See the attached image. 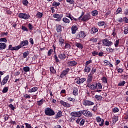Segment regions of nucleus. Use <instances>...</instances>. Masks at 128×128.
I'll use <instances>...</instances> for the list:
<instances>
[{"mask_svg": "<svg viewBox=\"0 0 128 128\" xmlns=\"http://www.w3.org/2000/svg\"><path fill=\"white\" fill-rule=\"evenodd\" d=\"M124 84H126V81L123 80L118 82V86H124Z\"/></svg>", "mask_w": 128, "mask_h": 128, "instance_id": "42", "label": "nucleus"}, {"mask_svg": "<svg viewBox=\"0 0 128 128\" xmlns=\"http://www.w3.org/2000/svg\"><path fill=\"white\" fill-rule=\"evenodd\" d=\"M102 88V84L100 83H97V87L96 90H100Z\"/></svg>", "mask_w": 128, "mask_h": 128, "instance_id": "52", "label": "nucleus"}, {"mask_svg": "<svg viewBox=\"0 0 128 128\" xmlns=\"http://www.w3.org/2000/svg\"><path fill=\"white\" fill-rule=\"evenodd\" d=\"M0 42H8V40L6 38H0Z\"/></svg>", "mask_w": 128, "mask_h": 128, "instance_id": "55", "label": "nucleus"}, {"mask_svg": "<svg viewBox=\"0 0 128 128\" xmlns=\"http://www.w3.org/2000/svg\"><path fill=\"white\" fill-rule=\"evenodd\" d=\"M74 44L79 50H82L84 48V45L80 42H76Z\"/></svg>", "mask_w": 128, "mask_h": 128, "instance_id": "22", "label": "nucleus"}, {"mask_svg": "<svg viewBox=\"0 0 128 128\" xmlns=\"http://www.w3.org/2000/svg\"><path fill=\"white\" fill-rule=\"evenodd\" d=\"M78 30V27L76 25L74 24L72 26L71 28V30H72V34H74L76 33V31Z\"/></svg>", "mask_w": 128, "mask_h": 128, "instance_id": "16", "label": "nucleus"}, {"mask_svg": "<svg viewBox=\"0 0 128 128\" xmlns=\"http://www.w3.org/2000/svg\"><path fill=\"white\" fill-rule=\"evenodd\" d=\"M38 88L36 86H34L32 88H30L28 90V92L32 93V92H36L37 90H38Z\"/></svg>", "mask_w": 128, "mask_h": 128, "instance_id": "28", "label": "nucleus"}, {"mask_svg": "<svg viewBox=\"0 0 128 128\" xmlns=\"http://www.w3.org/2000/svg\"><path fill=\"white\" fill-rule=\"evenodd\" d=\"M70 44L68 43H66L64 46V48H70Z\"/></svg>", "mask_w": 128, "mask_h": 128, "instance_id": "61", "label": "nucleus"}, {"mask_svg": "<svg viewBox=\"0 0 128 128\" xmlns=\"http://www.w3.org/2000/svg\"><path fill=\"white\" fill-rule=\"evenodd\" d=\"M44 114L46 116H52L56 114L54 110L50 108H46L44 109Z\"/></svg>", "mask_w": 128, "mask_h": 128, "instance_id": "2", "label": "nucleus"}, {"mask_svg": "<svg viewBox=\"0 0 128 128\" xmlns=\"http://www.w3.org/2000/svg\"><path fill=\"white\" fill-rule=\"evenodd\" d=\"M102 42L105 46H112L114 44L112 41L108 40V39L105 38L102 40Z\"/></svg>", "mask_w": 128, "mask_h": 128, "instance_id": "5", "label": "nucleus"}, {"mask_svg": "<svg viewBox=\"0 0 128 128\" xmlns=\"http://www.w3.org/2000/svg\"><path fill=\"white\" fill-rule=\"evenodd\" d=\"M122 8H118L116 12V14H122Z\"/></svg>", "mask_w": 128, "mask_h": 128, "instance_id": "43", "label": "nucleus"}, {"mask_svg": "<svg viewBox=\"0 0 128 128\" xmlns=\"http://www.w3.org/2000/svg\"><path fill=\"white\" fill-rule=\"evenodd\" d=\"M28 28L30 30H32L34 28V26H32V25L30 23H29L28 24Z\"/></svg>", "mask_w": 128, "mask_h": 128, "instance_id": "60", "label": "nucleus"}, {"mask_svg": "<svg viewBox=\"0 0 128 128\" xmlns=\"http://www.w3.org/2000/svg\"><path fill=\"white\" fill-rule=\"evenodd\" d=\"M22 4H24V6H26L28 4V0H22Z\"/></svg>", "mask_w": 128, "mask_h": 128, "instance_id": "53", "label": "nucleus"}, {"mask_svg": "<svg viewBox=\"0 0 128 128\" xmlns=\"http://www.w3.org/2000/svg\"><path fill=\"white\" fill-rule=\"evenodd\" d=\"M91 14L92 16H96L98 14V12L96 10H94L91 12Z\"/></svg>", "mask_w": 128, "mask_h": 128, "instance_id": "36", "label": "nucleus"}, {"mask_svg": "<svg viewBox=\"0 0 128 128\" xmlns=\"http://www.w3.org/2000/svg\"><path fill=\"white\" fill-rule=\"evenodd\" d=\"M42 16H44V14L42 12H38L36 14V16L37 18H42Z\"/></svg>", "mask_w": 128, "mask_h": 128, "instance_id": "39", "label": "nucleus"}, {"mask_svg": "<svg viewBox=\"0 0 128 128\" xmlns=\"http://www.w3.org/2000/svg\"><path fill=\"white\" fill-rule=\"evenodd\" d=\"M118 120V116H114L112 120V124H116V122Z\"/></svg>", "mask_w": 128, "mask_h": 128, "instance_id": "27", "label": "nucleus"}, {"mask_svg": "<svg viewBox=\"0 0 128 128\" xmlns=\"http://www.w3.org/2000/svg\"><path fill=\"white\" fill-rule=\"evenodd\" d=\"M70 70V68H66L65 70H64L61 74H60V78H64L68 74V72Z\"/></svg>", "mask_w": 128, "mask_h": 128, "instance_id": "9", "label": "nucleus"}, {"mask_svg": "<svg viewBox=\"0 0 128 128\" xmlns=\"http://www.w3.org/2000/svg\"><path fill=\"white\" fill-rule=\"evenodd\" d=\"M82 110H80L79 112H72L70 113V116H74V120H76L74 118H80L82 116Z\"/></svg>", "mask_w": 128, "mask_h": 128, "instance_id": "3", "label": "nucleus"}, {"mask_svg": "<svg viewBox=\"0 0 128 128\" xmlns=\"http://www.w3.org/2000/svg\"><path fill=\"white\" fill-rule=\"evenodd\" d=\"M94 98H96V100H98V102H102V96H100V95H98L96 94L94 96Z\"/></svg>", "mask_w": 128, "mask_h": 128, "instance_id": "29", "label": "nucleus"}, {"mask_svg": "<svg viewBox=\"0 0 128 128\" xmlns=\"http://www.w3.org/2000/svg\"><path fill=\"white\" fill-rule=\"evenodd\" d=\"M56 30L58 32H62V25L56 24Z\"/></svg>", "mask_w": 128, "mask_h": 128, "instance_id": "30", "label": "nucleus"}, {"mask_svg": "<svg viewBox=\"0 0 128 128\" xmlns=\"http://www.w3.org/2000/svg\"><path fill=\"white\" fill-rule=\"evenodd\" d=\"M90 20V14L87 13L86 14L84 15L80 20L82 22H88Z\"/></svg>", "mask_w": 128, "mask_h": 128, "instance_id": "11", "label": "nucleus"}, {"mask_svg": "<svg viewBox=\"0 0 128 128\" xmlns=\"http://www.w3.org/2000/svg\"><path fill=\"white\" fill-rule=\"evenodd\" d=\"M53 52H54V50H52V48L50 49L48 52V56H52V54Z\"/></svg>", "mask_w": 128, "mask_h": 128, "instance_id": "48", "label": "nucleus"}, {"mask_svg": "<svg viewBox=\"0 0 128 128\" xmlns=\"http://www.w3.org/2000/svg\"><path fill=\"white\" fill-rule=\"evenodd\" d=\"M116 70L118 71V74H122V72H124V70L122 68H118V66L116 68Z\"/></svg>", "mask_w": 128, "mask_h": 128, "instance_id": "47", "label": "nucleus"}, {"mask_svg": "<svg viewBox=\"0 0 128 128\" xmlns=\"http://www.w3.org/2000/svg\"><path fill=\"white\" fill-rule=\"evenodd\" d=\"M96 72V69L94 68H92L91 70L90 74H94Z\"/></svg>", "mask_w": 128, "mask_h": 128, "instance_id": "63", "label": "nucleus"}, {"mask_svg": "<svg viewBox=\"0 0 128 128\" xmlns=\"http://www.w3.org/2000/svg\"><path fill=\"white\" fill-rule=\"evenodd\" d=\"M54 58L56 62L58 64V62H60V60H66V55L64 52H60V54H58V55H56V54H55L54 56Z\"/></svg>", "mask_w": 128, "mask_h": 128, "instance_id": "1", "label": "nucleus"}, {"mask_svg": "<svg viewBox=\"0 0 128 128\" xmlns=\"http://www.w3.org/2000/svg\"><path fill=\"white\" fill-rule=\"evenodd\" d=\"M98 32V28L93 26L91 28V34H96V32Z\"/></svg>", "mask_w": 128, "mask_h": 128, "instance_id": "26", "label": "nucleus"}, {"mask_svg": "<svg viewBox=\"0 0 128 128\" xmlns=\"http://www.w3.org/2000/svg\"><path fill=\"white\" fill-rule=\"evenodd\" d=\"M86 36H84V32L83 31H81L79 32L78 34H77L76 36V38L78 40H80V38H84Z\"/></svg>", "mask_w": 128, "mask_h": 128, "instance_id": "15", "label": "nucleus"}, {"mask_svg": "<svg viewBox=\"0 0 128 128\" xmlns=\"http://www.w3.org/2000/svg\"><path fill=\"white\" fill-rule=\"evenodd\" d=\"M60 5V2H56L55 0H53V2H52V6H55L56 8V6H58Z\"/></svg>", "mask_w": 128, "mask_h": 128, "instance_id": "34", "label": "nucleus"}, {"mask_svg": "<svg viewBox=\"0 0 128 128\" xmlns=\"http://www.w3.org/2000/svg\"><path fill=\"white\" fill-rule=\"evenodd\" d=\"M62 16H64L62 14L60 15L58 14H53V18H57L56 20V22H60L62 18Z\"/></svg>", "mask_w": 128, "mask_h": 128, "instance_id": "12", "label": "nucleus"}, {"mask_svg": "<svg viewBox=\"0 0 128 128\" xmlns=\"http://www.w3.org/2000/svg\"><path fill=\"white\" fill-rule=\"evenodd\" d=\"M6 48V43H0V50H4Z\"/></svg>", "mask_w": 128, "mask_h": 128, "instance_id": "33", "label": "nucleus"}, {"mask_svg": "<svg viewBox=\"0 0 128 128\" xmlns=\"http://www.w3.org/2000/svg\"><path fill=\"white\" fill-rule=\"evenodd\" d=\"M68 100V102H76V99L74 98H72L70 97H68L67 98Z\"/></svg>", "mask_w": 128, "mask_h": 128, "instance_id": "50", "label": "nucleus"}, {"mask_svg": "<svg viewBox=\"0 0 128 128\" xmlns=\"http://www.w3.org/2000/svg\"><path fill=\"white\" fill-rule=\"evenodd\" d=\"M62 22H64V24H70V19L66 18H62Z\"/></svg>", "mask_w": 128, "mask_h": 128, "instance_id": "38", "label": "nucleus"}, {"mask_svg": "<svg viewBox=\"0 0 128 128\" xmlns=\"http://www.w3.org/2000/svg\"><path fill=\"white\" fill-rule=\"evenodd\" d=\"M18 16L20 18H22L23 20H28L30 18V14H26V13H20Z\"/></svg>", "mask_w": 128, "mask_h": 128, "instance_id": "6", "label": "nucleus"}, {"mask_svg": "<svg viewBox=\"0 0 128 128\" xmlns=\"http://www.w3.org/2000/svg\"><path fill=\"white\" fill-rule=\"evenodd\" d=\"M123 20L125 24H128V18L126 17H124L123 18Z\"/></svg>", "mask_w": 128, "mask_h": 128, "instance_id": "64", "label": "nucleus"}, {"mask_svg": "<svg viewBox=\"0 0 128 128\" xmlns=\"http://www.w3.org/2000/svg\"><path fill=\"white\" fill-rule=\"evenodd\" d=\"M60 44H64V40L62 38L60 37L58 40Z\"/></svg>", "mask_w": 128, "mask_h": 128, "instance_id": "45", "label": "nucleus"}, {"mask_svg": "<svg viewBox=\"0 0 128 128\" xmlns=\"http://www.w3.org/2000/svg\"><path fill=\"white\" fill-rule=\"evenodd\" d=\"M82 104L84 106H94V102L87 99L83 100Z\"/></svg>", "mask_w": 128, "mask_h": 128, "instance_id": "4", "label": "nucleus"}, {"mask_svg": "<svg viewBox=\"0 0 128 128\" xmlns=\"http://www.w3.org/2000/svg\"><path fill=\"white\" fill-rule=\"evenodd\" d=\"M28 54H30V52H28V51H26L23 53V57L24 58H26V56H28Z\"/></svg>", "mask_w": 128, "mask_h": 128, "instance_id": "51", "label": "nucleus"}, {"mask_svg": "<svg viewBox=\"0 0 128 128\" xmlns=\"http://www.w3.org/2000/svg\"><path fill=\"white\" fill-rule=\"evenodd\" d=\"M102 80L104 84H108V78L106 77L103 76L102 78Z\"/></svg>", "mask_w": 128, "mask_h": 128, "instance_id": "46", "label": "nucleus"}, {"mask_svg": "<svg viewBox=\"0 0 128 128\" xmlns=\"http://www.w3.org/2000/svg\"><path fill=\"white\" fill-rule=\"evenodd\" d=\"M44 102H46V100H44V98H42L40 100L37 101V104L39 106H42Z\"/></svg>", "mask_w": 128, "mask_h": 128, "instance_id": "31", "label": "nucleus"}, {"mask_svg": "<svg viewBox=\"0 0 128 128\" xmlns=\"http://www.w3.org/2000/svg\"><path fill=\"white\" fill-rule=\"evenodd\" d=\"M84 66L85 68L84 70V72H87L88 74V72H90V70H92V68H90V66Z\"/></svg>", "mask_w": 128, "mask_h": 128, "instance_id": "25", "label": "nucleus"}, {"mask_svg": "<svg viewBox=\"0 0 128 128\" xmlns=\"http://www.w3.org/2000/svg\"><path fill=\"white\" fill-rule=\"evenodd\" d=\"M98 38L92 37L90 39L89 42H92L93 44H94V42H98Z\"/></svg>", "mask_w": 128, "mask_h": 128, "instance_id": "37", "label": "nucleus"}, {"mask_svg": "<svg viewBox=\"0 0 128 128\" xmlns=\"http://www.w3.org/2000/svg\"><path fill=\"white\" fill-rule=\"evenodd\" d=\"M24 124L26 128H32L31 124H28V123H24Z\"/></svg>", "mask_w": 128, "mask_h": 128, "instance_id": "59", "label": "nucleus"}, {"mask_svg": "<svg viewBox=\"0 0 128 128\" xmlns=\"http://www.w3.org/2000/svg\"><path fill=\"white\" fill-rule=\"evenodd\" d=\"M50 70L51 74H56V69H54V66H50Z\"/></svg>", "mask_w": 128, "mask_h": 128, "instance_id": "32", "label": "nucleus"}, {"mask_svg": "<svg viewBox=\"0 0 128 128\" xmlns=\"http://www.w3.org/2000/svg\"><path fill=\"white\" fill-rule=\"evenodd\" d=\"M124 34H128V26L124 27Z\"/></svg>", "mask_w": 128, "mask_h": 128, "instance_id": "58", "label": "nucleus"}, {"mask_svg": "<svg viewBox=\"0 0 128 128\" xmlns=\"http://www.w3.org/2000/svg\"><path fill=\"white\" fill-rule=\"evenodd\" d=\"M21 28L24 32H28V28L25 26H22Z\"/></svg>", "mask_w": 128, "mask_h": 128, "instance_id": "57", "label": "nucleus"}, {"mask_svg": "<svg viewBox=\"0 0 128 128\" xmlns=\"http://www.w3.org/2000/svg\"><path fill=\"white\" fill-rule=\"evenodd\" d=\"M86 80V78H80L78 77L75 79V81L76 82V84H84V82Z\"/></svg>", "mask_w": 128, "mask_h": 128, "instance_id": "10", "label": "nucleus"}, {"mask_svg": "<svg viewBox=\"0 0 128 128\" xmlns=\"http://www.w3.org/2000/svg\"><path fill=\"white\" fill-rule=\"evenodd\" d=\"M8 86H6V87H4L2 90V92L3 94H6V92H8Z\"/></svg>", "mask_w": 128, "mask_h": 128, "instance_id": "44", "label": "nucleus"}, {"mask_svg": "<svg viewBox=\"0 0 128 128\" xmlns=\"http://www.w3.org/2000/svg\"><path fill=\"white\" fill-rule=\"evenodd\" d=\"M28 46V40H24L21 42L19 44V46H20V48H22V46Z\"/></svg>", "mask_w": 128, "mask_h": 128, "instance_id": "19", "label": "nucleus"}, {"mask_svg": "<svg viewBox=\"0 0 128 128\" xmlns=\"http://www.w3.org/2000/svg\"><path fill=\"white\" fill-rule=\"evenodd\" d=\"M106 50H107V52L109 50V54H112V52H114V49H112V48H106Z\"/></svg>", "mask_w": 128, "mask_h": 128, "instance_id": "49", "label": "nucleus"}, {"mask_svg": "<svg viewBox=\"0 0 128 128\" xmlns=\"http://www.w3.org/2000/svg\"><path fill=\"white\" fill-rule=\"evenodd\" d=\"M82 114L84 116H86L87 118H92V113L88 110H82Z\"/></svg>", "mask_w": 128, "mask_h": 128, "instance_id": "7", "label": "nucleus"}, {"mask_svg": "<svg viewBox=\"0 0 128 128\" xmlns=\"http://www.w3.org/2000/svg\"><path fill=\"white\" fill-rule=\"evenodd\" d=\"M62 112L58 110V112H57L55 116V119L58 120V118H62Z\"/></svg>", "mask_w": 128, "mask_h": 128, "instance_id": "24", "label": "nucleus"}, {"mask_svg": "<svg viewBox=\"0 0 128 128\" xmlns=\"http://www.w3.org/2000/svg\"><path fill=\"white\" fill-rule=\"evenodd\" d=\"M60 104H62V106H64V108H70V104L64 102V101L61 100L60 101Z\"/></svg>", "mask_w": 128, "mask_h": 128, "instance_id": "21", "label": "nucleus"}, {"mask_svg": "<svg viewBox=\"0 0 128 128\" xmlns=\"http://www.w3.org/2000/svg\"><path fill=\"white\" fill-rule=\"evenodd\" d=\"M72 94L74 96H76L78 94V87L73 88Z\"/></svg>", "mask_w": 128, "mask_h": 128, "instance_id": "23", "label": "nucleus"}, {"mask_svg": "<svg viewBox=\"0 0 128 128\" xmlns=\"http://www.w3.org/2000/svg\"><path fill=\"white\" fill-rule=\"evenodd\" d=\"M30 66H25L23 68V70L24 72H30Z\"/></svg>", "mask_w": 128, "mask_h": 128, "instance_id": "41", "label": "nucleus"}, {"mask_svg": "<svg viewBox=\"0 0 128 128\" xmlns=\"http://www.w3.org/2000/svg\"><path fill=\"white\" fill-rule=\"evenodd\" d=\"M66 2L70 4H74L75 2L74 0H66Z\"/></svg>", "mask_w": 128, "mask_h": 128, "instance_id": "54", "label": "nucleus"}, {"mask_svg": "<svg viewBox=\"0 0 128 128\" xmlns=\"http://www.w3.org/2000/svg\"><path fill=\"white\" fill-rule=\"evenodd\" d=\"M96 120L97 122H100L101 123L99 124L100 126H104V119H102L100 116H97L96 117Z\"/></svg>", "mask_w": 128, "mask_h": 128, "instance_id": "18", "label": "nucleus"}, {"mask_svg": "<svg viewBox=\"0 0 128 128\" xmlns=\"http://www.w3.org/2000/svg\"><path fill=\"white\" fill-rule=\"evenodd\" d=\"M87 86L88 88H89L91 90H96L97 82H92V84H90V83L87 84Z\"/></svg>", "mask_w": 128, "mask_h": 128, "instance_id": "8", "label": "nucleus"}, {"mask_svg": "<svg viewBox=\"0 0 128 128\" xmlns=\"http://www.w3.org/2000/svg\"><path fill=\"white\" fill-rule=\"evenodd\" d=\"M68 66H76L78 64V62L76 61H69L68 62Z\"/></svg>", "mask_w": 128, "mask_h": 128, "instance_id": "20", "label": "nucleus"}, {"mask_svg": "<svg viewBox=\"0 0 128 128\" xmlns=\"http://www.w3.org/2000/svg\"><path fill=\"white\" fill-rule=\"evenodd\" d=\"M76 122L78 124H80V126H82L84 124V122H86V120L82 118H78V120H76Z\"/></svg>", "mask_w": 128, "mask_h": 128, "instance_id": "13", "label": "nucleus"}, {"mask_svg": "<svg viewBox=\"0 0 128 128\" xmlns=\"http://www.w3.org/2000/svg\"><path fill=\"white\" fill-rule=\"evenodd\" d=\"M20 48V46L18 45V46L13 47V50H18Z\"/></svg>", "mask_w": 128, "mask_h": 128, "instance_id": "56", "label": "nucleus"}, {"mask_svg": "<svg viewBox=\"0 0 128 128\" xmlns=\"http://www.w3.org/2000/svg\"><path fill=\"white\" fill-rule=\"evenodd\" d=\"M97 24L98 26H104L106 24V22L100 21L98 22Z\"/></svg>", "mask_w": 128, "mask_h": 128, "instance_id": "35", "label": "nucleus"}, {"mask_svg": "<svg viewBox=\"0 0 128 128\" xmlns=\"http://www.w3.org/2000/svg\"><path fill=\"white\" fill-rule=\"evenodd\" d=\"M8 78H10L9 75H7L4 78H3L2 80V86L7 84L8 82Z\"/></svg>", "mask_w": 128, "mask_h": 128, "instance_id": "17", "label": "nucleus"}, {"mask_svg": "<svg viewBox=\"0 0 128 128\" xmlns=\"http://www.w3.org/2000/svg\"><path fill=\"white\" fill-rule=\"evenodd\" d=\"M92 78H94V74L90 73L87 77L86 84H90L92 82Z\"/></svg>", "mask_w": 128, "mask_h": 128, "instance_id": "14", "label": "nucleus"}, {"mask_svg": "<svg viewBox=\"0 0 128 128\" xmlns=\"http://www.w3.org/2000/svg\"><path fill=\"white\" fill-rule=\"evenodd\" d=\"M118 44H120V40H116L114 42V46L115 48H118Z\"/></svg>", "mask_w": 128, "mask_h": 128, "instance_id": "40", "label": "nucleus"}, {"mask_svg": "<svg viewBox=\"0 0 128 128\" xmlns=\"http://www.w3.org/2000/svg\"><path fill=\"white\" fill-rule=\"evenodd\" d=\"M8 106L10 108H11V110H14V109L16 108L14 106V105H12V104H9Z\"/></svg>", "mask_w": 128, "mask_h": 128, "instance_id": "62", "label": "nucleus"}]
</instances>
